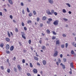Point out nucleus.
Masks as SVG:
<instances>
[{"mask_svg": "<svg viewBox=\"0 0 76 76\" xmlns=\"http://www.w3.org/2000/svg\"><path fill=\"white\" fill-rule=\"evenodd\" d=\"M55 53L53 55L54 57H56L57 56V55H58V51H55V50H54Z\"/></svg>", "mask_w": 76, "mask_h": 76, "instance_id": "nucleus-1", "label": "nucleus"}, {"mask_svg": "<svg viewBox=\"0 0 76 76\" xmlns=\"http://www.w3.org/2000/svg\"><path fill=\"white\" fill-rule=\"evenodd\" d=\"M21 33L22 38H23L24 39H26V37L25 36V34L23 32H21Z\"/></svg>", "mask_w": 76, "mask_h": 76, "instance_id": "nucleus-2", "label": "nucleus"}, {"mask_svg": "<svg viewBox=\"0 0 76 76\" xmlns=\"http://www.w3.org/2000/svg\"><path fill=\"white\" fill-rule=\"evenodd\" d=\"M46 13H47V14H48V15H52L51 12H50V11L49 9H48L46 10Z\"/></svg>", "mask_w": 76, "mask_h": 76, "instance_id": "nucleus-3", "label": "nucleus"}, {"mask_svg": "<svg viewBox=\"0 0 76 76\" xmlns=\"http://www.w3.org/2000/svg\"><path fill=\"white\" fill-rule=\"evenodd\" d=\"M6 50H9L10 48V45H9L7 44L6 46Z\"/></svg>", "mask_w": 76, "mask_h": 76, "instance_id": "nucleus-4", "label": "nucleus"}, {"mask_svg": "<svg viewBox=\"0 0 76 76\" xmlns=\"http://www.w3.org/2000/svg\"><path fill=\"white\" fill-rule=\"evenodd\" d=\"M53 24L54 25H58V21L57 20L53 22Z\"/></svg>", "mask_w": 76, "mask_h": 76, "instance_id": "nucleus-5", "label": "nucleus"}, {"mask_svg": "<svg viewBox=\"0 0 76 76\" xmlns=\"http://www.w3.org/2000/svg\"><path fill=\"white\" fill-rule=\"evenodd\" d=\"M60 65L62 66V68L63 69H66V66H65V65L64 64H63V63H61L60 64Z\"/></svg>", "mask_w": 76, "mask_h": 76, "instance_id": "nucleus-6", "label": "nucleus"}, {"mask_svg": "<svg viewBox=\"0 0 76 76\" xmlns=\"http://www.w3.org/2000/svg\"><path fill=\"white\" fill-rule=\"evenodd\" d=\"M33 72L35 73V74H37V73H38V71H37V70L36 69H33Z\"/></svg>", "mask_w": 76, "mask_h": 76, "instance_id": "nucleus-7", "label": "nucleus"}, {"mask_svg": "<svg viewBox=\"0 0 76 76\" xmlns=\"http://www.w3.org/2000/svg\"><path fill=\"white\" fill-rule=\"evenodd\" d=\"M17 67L19 70H22V68L20 67V65H18L17 66Z\"/></svg>", "mask_w": 76, "mask_h": 76, "instance_id": "nucleus-8", "label": "nucleus"}, {"mask_svg": "<svg viewBox=\"0 0 76 76\" xmlns=\"http://www.w3.org/2000/svg\"><path fill=\"white\" fill-rule=\"evenodd\" d=\"M13 49H14V46H11L10 48V51H13Z\"/></svg>", "mask_w": 76, "mask_h": 76, "instance_id": "nucleus-9", "label": "nucleus"}, {"mask_svg": "<svg viewBox=\"0 0 76 76\" xmlns=\"http://www.w3.org/2000/svg\"><path fill=\"white\" fill-rule=\"evenodd\" d=\"M5 40L7 42H9L10 41V39L8 37H7L5 38Z\"/></svg>", "mask_w": 76, "mask_h": 76, "instance_id": "nucleus-10", "label": "nucleus"}, {"mask_svg": "<svg viewBox=\"0 0 76 76\" xmlns=\"http://www.w3.org/2000/svg\"><path fill=\"white\" fill-rule=\"evenodd\" d=\"M42 63L44 65H45L46 64V63H47V62H46V60H44L42 61Z\"/></svg>", "mask_w": 76, "mask_h": 76, "instance_id": "nucleus-11", "label": "nucleus"}, {"mask_svg": "<svg viewBox=\"0 0 76 76\" xmlns=\"http://www.w3.org/2000/svg\"><path fill=\"white\" fill-rule=\"evenodd\" d=\"M8 1L10 4H13V2L12 0H8Z\"/></svg>", "mask_w": 76, "mask_h": 76, "instance_id": "nucleus-12", "label": "nucleus"}, {"mask_svg": "<svg viewBox=\"0 0 76 76\" xmlns=\"http://www.w3.org/2000/svg\"><path fill=\"white\" fill-rule=\"evenodd\" d=\"M48 2L50 4H53V1L52 0H48Z\"/></svg>", "mask_w": 76, "mask_h": 76, "instance_id": "nucleus-13", "label": "nucleus"}, {"mask_svg": "<svg viewBox=\"0 0 76 76\" xmlns=\"http://www.w3.org/2000/svg\"><path fill=\"white\" fill-rule=\"evenodd\" d=\"M42 49L43 50H45V49H46V48L45 47V46H43L41 47Z\"/></svg>", "mask_w": 76, "mask_h": 76, "instance_id": "nucleus-14", "label": "nucleus"}, {"mask_svg": "<svg viewBox=\"0 0 76 76\" xmlns=\"http://www.w3.org/2000/svg\"><path fill=\"white\" fill-rule=\"evenodd\" d=\"M42 20H45L47 19V17L45 16H44L42 18Z\"/></svg>", "mask_w": 76, "mask_h": 76, "instance_id": "nucleus-15", "label": "nucleus"}, {"mask_svg": "<svg viewBox=\"0 0 76 76\" xmlns=\"http://www.w3.org/2000/svg\"><path fill=\"white\" fill-rule=\"evenodd\" d=\"M34 60H36L37 61H38V60H39V58H38L36 56L34 57Z\"/></svg>", "mask_w": 76, "mask_h": 76, "instance_id": "nucleus-16", "label": "nucleus"}, {"mask_svg": "<svg viewBox=\"0 0 76 76\" xmlns=\"http://www.w3.org/2000/svg\"><path fill=\"white\" fill-rule=\"evenodd\" d=\"M59 40H57L56 42V45H58V44H59Z\"/></svg>", "mask_w": 76, "mask_h": 76, "instance_id": "nucleus-17", "label": "nucleus"}, {"mask_svg": "<svg viewBox=\"0 0 76 76\" xmlns=\"http://www.w3.org/2000/svg\"><path fill=\"white\" fill-rule=\"evenodd\" d=\"M62 12L63 13H66V10L65 9H63L62 10Z\"/></svg>", "mask_w": 76, "mask_h": 76, "instance_id": "nucleus-18", "label": "nucleus"}, {"mask_svg": "<svg viewBox=\"0 0 76 76\" xmlns=\"http://www.w3.org/2000/svg\"><path fill=\"white\" fill-rule=\"evenodd\" d=\"M70 66L71 68L73 69V63H71L70 64Z\"/></svg>", "mask_w": 76, "mask_h": 76, "instance_id": "nucleus-19", "label": "nucleus"}, {"mask_svg": "<svg viewBox=\"0 0 76 76\" xmlns=\"http://www.w3.org/2000/svg\"><path fill=\"white\" fill-rule=\"evenodd\" d=\"M3 46H4V44L3 43H1L0 45V47H3Z\"/></svg>", "mask_w": 76, "mask_h": 76, "instance_id": "nucleus-20", "label": "nucleus"}, {"mask_svg": "<svg viewBox=\"0 0 76 76\" xmlns=\"http://www.w3.org/2000/svg\"><path fill=\"white\" fill-rule=\"evenodd\" d=\"M66 5H67V6H68L69 7H71L70 6V5L69 4L66 3Z\"/></svg>", "mask_w": 76, "mask_h": 76, "instance_id": "nucleus-21", "label": "nucleus"}, {"mask_svg": "<svg viewBox=\"0 0 76 76\" xmlns=\"http://www.w3.org/2000/svg\"><path fill=\"white\" fill-rule=\"evenodd\" d=\"M14 70L15 72H17L18 70L16 69L15 67L14 68Z\"/></svg>", "mask_w": 76, "mask_h": 76, "instance_id": "nucleus-22", "label": "nucleus"}, {"mask_svg": "<svg viewBox=\"0 0 76 76\" xmlns=\"http://www.w3.org/2000/svg\"><path fill=\"white\" fill-rule=\"evenodd\" d=\"M27 76H32L31 75V74H30V73H27Z\"/></svg>", "mask_w": 76, "mask_h": 76, "instance_id": "nucleus-23", "label": "nucleus"}, {"mask_svg": "<svg viewBox=\"0 0 76 76\" xmlns=\"http://www.w3.org/2000/svg\"><path fill=\"white\" fill-rule=\"evenodd\" d=\"M30 67H33V65H32V63H30Z\"/></svg>", "mask_w": 76, "mask_h": 76, "instance_id": "nucleus-24", "label": "nucleus"}, {"mask_svg": "<svg viewBox=\"0 0 76 76\" xmlns=\"http://www.w3.org/2000/svg\"><path fill=\"white\" fill-rule=\"evenodd\" d=\"M54 13V11L53 10H51V14H53Z\"/></svg>", "mask_w": 76, "mask_h": 76, "instance_id": "nucleus-25", "label": "nucleus"}, {"mask_svg": "<svg viewBox=\"0 0 76 76\" xmlns=\"http://www.w3.org/2000/svg\"><path fill=\"white\" fill-rule=\"evenodd\" d=\"M6 52L7 54H10V52L9 50H7Z\"/></svg>", "mask_w": 76, "mask_h": 76, "instance_id": "nucleus-26", "label": "nucleus"}, {"mask_svg": "<svg viewBox=\"0 0 76 76\" xmlns=\"http://www.w3.org/2000/svg\"><path fill=\"white\" fill-rule=\"evenodd\" d=\"M58 60L59 63H61V60H60V58L58 59Z\"/></svg>", "mask_w": 76, "mask_h": 76, "instance_id": "nucleus-27", "label": "nucleus"}, {"mask_svg": "<svg viewBox=\"0 0 76 76\" xmlns=\"http://www.w3.org/2000/svg\"><path fill=\"white\" fill-rule=\"evenodd\" d=\"M46 31L48 34H50V30L48 29H47Z\"/></svg>", "mask_w": 76, "mask_h": 76, "instance_id": "nucleus-28", "label": "nucleus"}, {"mask_svg": "<svg viewBox=\"0 0 76 76\" xmlns=\"http://www.w3.org/2000/svg\"><path fill=\"white\" fill-rule=\"evenodd\" d=\"M7 72L9 73L10 72V69H8L7 70Z\"/></svg>", "mask_w": 76, "mask_h": 76, "instance_id": "nucleus-29", "label": "nucleus"}, {"mask_svg": "<svg viewBox=\"0 0 76 76\" xmlns=\"http://www.w3.org/2000/svg\"><path fill=\"white\" fill-rule=\"evenodd\" d=\"M33 13L34 15H36V12L35 11V10L33 11Z\"/></svg>", "mask_w": 76, "mask_h": 76, "instance_id": "nucleus-30", "label": "nucleus"}, {"mask_svg": "<svg viewBox=\"0 0 76 76\" xmlns=\"http://www.w3.org/2000/svg\"><path fill=\"white\" fill-rule=\"evenodd\" d=\"M20 5L21 6H24V4H23V3L22 2H21V3Z\"/></svg>", "mask_w": 76, "mask_h": 76, "instance_id": "nucleus-31", "label": "nucleus"}, {"mask_svg": "<svg viewBox=\"0 0 76 76\" xmlns=\"http://www.w3.org/2000/svg\"><path fill=\"white\" fill-rule=\"evenodd\" d=\"M68 43H66L65 44L66 48H67V47H68Z\"/></svg>", "mask_w": 76, "mask_h": 76, "instance_id": "nucleus-32", "label": "nucleus"}, {"mask_svg": "<svg viewBox=\"0 0 76 76\" xmlns=\"http://www.w3.org/2000/svg\"><path fill=\"white\" fill-rule=\"evenodd\" d=\"M61 48H64V45H61Z\"/></svg>", "mask_w": 76, "mask_h": 76, "instance_id": "nucleus-33", "label": "nucleus"}, {"mask_svg": "<svg viewBox=\"0 0 76 76\" xmlns=\"http://www.w3.org/2000/svg\"><path fill=\"white\" fill-rule=\"evenodd\" d=\"M27 12H30V11H29V8L28 7L27 8Z\"/></svg>", "mask_w": 76, "mask_h": 76, "instance_id": "nucleus-34", "label": "nucleus"}, {"mask_svg": "<svg viewBox=\"0 0 76 76\" xmlns=\"http://www.w3.org/2000/svg\"><path fill=\"white\" fill-rule=\"evenodd\" d=\"M25 63V60L23 59L22 61V63Z\"/></svg>", "mask_w": 76, "mask_h": 76, "instance_id": "nucleus-35", "label": "nucleus"}, {"mask_svg": "<svg viewBox=\"0 0 76 76\" xmlns=\"http://www.w3.org/2000/svg\"><path fill=\"white\" fill-rule=\"evenodd\" d=\"M32 13H30L29 14V16L30 17L32 16Z\"/></svg>", "mask_w": 76, "mask_h": 76, "instance_id": "nucleus-36", "label": "nucleus"}, {"mask_svg": "<svg viewBox=\"0 0 76 76\" xmlns=\"http://www.w3.org/2000/svg\"><path fill=\"white\" fill-rule=\"evenodd\" d=\"M63 60L64 62H66V58H64Z\"/></svg>", "mask_w": 76, "mask_h": 76, "instance_id": "nucleus-37", "label": "nucleus"}, {"mask_svg": "<svg viewBox=\"0 0 76 76\" xmlns=\"http://www.w3.org/2000/svg\"><path fill=\"white\" fill-rule=\"evenodd\" d=\"M8 35L9 37H10V33L9 32H8Z\"/></svg>", "mask_w": 76, "mask_h": 76, "instance_id": "nucleus-38", "label": "nucleus"}, {"mask_svg": "<svg viewBox=\"0 0 76 76\" xmlns=\"http://www.w3.org/2000/svg\"><path fill=\"white\" fill-rule=\"evenodd\" d=\"M28 43L29 44H31V40H28Z\"/></svg>", "mask_w": 76, "mask_h": 76, "instance_id": "nucleus-39", "label": "nucleus"}, {"mask_svg": "<svg viewBox=\"0 0 76 76\" xmlns=\"http://www.w3.org/2000/svg\"><path fill=\"white\" fill-rule=\"evenodd\" d=\"M31 23V21L29 20L28 21V23Z\"/></svg>", "mask_w": 76, "mask_h": 76, "instance_id": "nucleus-40", "label": "nucleus"}, {"mask_svg": "<svg viewBox=\"0 0 76 76\" xmlns=\"http://www.w3.org/2000/svg\"><path fill=\"white\" fill-rule=\"evenodd\" d=\"M62 36L63 37H66V35L65 34H63Z\"/></svg>", "mask_w": 76, "mask_h": 76, "instance_id": "nucleus-41", "label": "nucleus"}, {"mask_svg": "<svg viewBox=\"0 0 76 76\" xmlns=\"http://www.w3.org/2000/svg\"><path fill=\"white\" fill-rule=\"evenodd\" d=\"M43 24L41 23L40 24V27H42V26H43Z\"/></svg>", "mask_w": 76, "mask_h": 76, "instance_id": "nucleus-42", "label": "nucleus"}, {"mask_svg": "<svg viewBox=\"0 0 76 76\" xmlns=\"http://www.w3.org/2000/svg\"><path fill=\"white\" fill-rule=\"evenodd\" d=\"M54 14L55 16H57V13L56 12H54Z\"/></svg>", "mask_w": 76, "mask_h": 76, "instance_id": "nucleus-43", "label": "nucleus"}, {"mask_svg": "<svg viewBox=\"0 0 76 76\" xmlns=\"http://www.w3.org/2000/svg\"><path fill=\"white\" fill-rule=\"evenodd\" d=\"M52 39H56V37H53L52 38Z\"/></svg>", "mask_w": 76, "mask_h": 76, "instance_id": "nucleus-44", "label": "nucleus"}, {"mask_svg": "<svg viewBox=\"0 0 76 76\" xmlns=\"http://www.w3.org/2000/svg\"><path fill=\"white\" fill-rule=\"evenodd\" d=\"M1 68L2 70H4V67L3 66H1Z\"/></svg>", "mask_w": 76, "mask_h": 76, "instance_id": "nucleus-45", "label": "nucleus"}, {"mask_svg": "<svg viewBox=\"0 0 76 76\" xmlns=\"http://www.w3.org/2000/svg\"><path fill=\"white\" fill-rule=\"evenodd\" d=\"M71 53L72 54H74V51H73V50H72L71 51Z\"/></svg>", "mask_w": 76, "mask_h": 76, "instance_id": "nucleus-46", "label": "nucleus"}, {"mask_svg": "<svg viewBox=\"0 0 76 76\" xmlns=\"http://www.w3.org/2000/svg\"><path fill=\"white\" fill-rule=\"evenodd\" d=\"M64 20L65 21H67V20H68L67 19H66V18H64Z\"/></svg>", "mask_w": 76, "mask_h": 76, "instance_id": "nucleus-47", "label": "nucleus"}, {"mask_svg": "<svg viewBox=\"0 0 76 76\" xmlns=\"http://www.w3.org/2000/svg\"><path fill=\"white\" fill-rule=\"evenodd\" d=\"M53 34H54V35H56V33L54 31L53 32Z\"/></svg>", "mask_w": 76, "mask_h": 76, "instance_id": "nucleus-48", "label": "nucleus"}, {"mask_svg": "<svg viewBox=\"0 0 76 76\" xmlns=\"http://www.w3.org/2000/svg\"><path fill=\"white\" fill-rule=\"evenodd\" d=\"M39 18H37V22H39Z\"/></svg>", "mask_w": 76, "mask_h": 76, "instance_id": "nucleus-49", "label": "nucleus"}, {"mask_svg": "<svg viewBox=\"0 0 76 76\" xmlns=\"http://www.w3.org/2000/svg\"><path fill=\"white\" fill-rule=\"evenodd\" d=\"M24 29L25 30V31H26V30H27V28H26V27H24Z\"/></svg>", "mask_w": 76, "mask_h": 76, "instance_id": "nucleus-50", "label": "nucleus"}, {"mask_svg": "<svg viewBox=\"0 0 76 76\" xmlns=\"http://www.w3.org/2000/svg\"><path fill=\"white\" fill-rule=\"evenodd\" d=\"M19 44L20 46H22V43L20 42H19Z\"/></svg>", "mask_w": 76, "mask_h": 76, "instance_id": "nucleus-51", "label": "nucleus"}, {"mask_svg": "<svg viewBox=\"0 0 76 76\" xmlns=\"http://www.w3.org/2000/svg\"><path fill=\"white\" fill-rule=\"evenodd\" d=\"M37 64L38 65V66H40V64H39V62H37Z\"/></svg>", "mask_w": 76, "mask_h": 76, "instance_id": "nucleus-52", "label": "nucleus"}, {"mask_svg": "<svg viewBox=\"0 0 76 76\" xmlns=\"http://www.w3.org/2000/svg\"><path fill=\"white\" fill-rule=\"evenodd\" d=\"M10 18L11 19H13V17L12 16V15H10Z\"/></svg>", "mask_w": 76, "mask_h": 76, "instance_id": "nucleus-53", "label": "nucleus"}, {"mask_svg": "<svg viewBox=\"0 0 76 76\" xmlns=\"http://www.w3.org/2000/svg\"><path fill=\"white\" fill-rule=\"evenodd\" d=\"M60 57L61 58H62V57H63V55H62V54H60Z\"/></svg>", "mask_w": 76, "mask_h": 76, "instance_id": "nucleus-54", "label": "nucleus"}, {"mask_svg": "<svg viewBox=\"0 0 76 76\" xmlns=\"http://www.w3.org/2000/svg\"><path fill=\"white\" fill-rule=\"evenodd\" d=\"M69 73L70 74V75H72V71H70L69 72Z\"/></svg>", "mask_w": 76, "mask_h": 76, "instance_id": "nucleus-55", "label": "nucleus"}, {"mask_svg": "<svg viewBox=\"0 0 76 76\" xmlns=\"http://www.w3.org/2000/svg\"><path fill=\"white\" fill-rule=\"evenodd\" d=\"M22 25L23 26L25 25V24H24V23H22Z\"/></svg>", "mask_w": 76, "mask_h": 76, "instance_id": "nucleus-56", "label": "nucleus"}, {"mask_svg": "<svg viewBox=\"0 0 76 76\" xmlns=\"http://www.w3.org/2000/svg\"><path fill=\"white\" fill-rule=\"evenodd\" d=\"M49 21H51L52 20V19L51 18H49L48 19Z\"/></svg>", "mask_w": 76, "mask_h": 76, "instance_id": "nucleus-57", "label": "nucleus"}, {"mask_svg": "<svg viewBox=\"0 0 76 76\" xmlns=\"http://www.w3.org/2000/svg\"><path fill=\"white\" fill-rule=\"evenodd\" d=\"M0 16H3L2 12H0Z\"/></svg>", "mask_w": 76, "mask_h": 76, "instance_id": "nucleus-58", "label": "nucleus"}, {"mask_svg": "<svg viewBox=\"0 0 76 76\" xmlns=\"http://www.w3.org/2000/svg\"><path fill=\"white\" fill-rule=\"evenodd\" d=\"M15 31L16 32H18V28L15 29Z\"/></svg>", "mask_w": 76, "mask_h": 76, "instance_id": "nucleus-59", "label": "nucleus"}, {"mask_svg": "<svg viewBox=\"0 0 76 76\" xmlns=\"http://www.w3.org/2000/svg\"><path fill=\"white\" fill-rule=\"evenodd\" d=\"M22 13H23V14H25V12H24V10H23L22 11Z\"/></svg>", "mask_w": 76, "mask_h": 76, "instance_id": "nucleus-60", "label": "nucleus"}, {"mask_svg": "<svg viewBox=\"0 0 76 76\" xmlns=\"http://www.w3.org/2000/svg\"><path fill=\"white\" fill-rule=\"evenodd\" d=\"M42 42V41H41V40H40L39 41V42L40 44H41Z\"/></svg>", "mask_w": 76, "mask_h": 76, "instance_id": "nucleus-61", "label": "nucleus"}, {"mask_svg": "<svg viewBox=\"0 0 76 76\" xmlns=\"http://www.w3.org/2000/svg\"><path fill=\"white\" fill-rule=\"evenodd\" d=\"M3 7H6V5H4L3 6Z\"/></svg>", "mask_w": 76, "mask_h": 76, "instance_id": "nucleus-62", "label": "nucleus"}, {"mask_svg": "<svg viewBox=\"0 0 76 76\" xmlns=\"http://www.w3.org/2000/svg\"><path fill=\"white\" fill-rule=\"evenodd\" d=\"M68 13L69 14H71L72 13V12H71V11H69L68 12Z\"/></svg>", "mask_w": 76, "mask_h": 76, "instance_id": "nucleus-63", "label": "nucleus"}, {"mask_svg": "<svg viewBox=\"0 0 76 76\" xmlns=\"http://www.w3.org/2000/svg\"><path fill=\"white\" fill-rule=\"evenodd\" d=\"M16 59V57H14V58L13 59V60H15Z\"/></svg>", "mask_w": 76, "mask_h": 76, "instance_id": "nucleus-64", "label": "nucleus"}]
</instances>
